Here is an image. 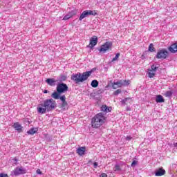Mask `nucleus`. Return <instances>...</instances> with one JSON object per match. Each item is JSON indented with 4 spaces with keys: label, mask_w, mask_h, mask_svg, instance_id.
<instances>
[{
    "label": "nucleus",
    "mask_w": 177,
    "mask_h": 177,
    "mask_svg": "<svg viewBox=\"0 0 177 177\" xmlns=\"http://www.w3.org/2000/svg\"><path fill=\"white\" fill-rule=\"evenodd\" d=\"M0 177H8V174H0Z\"/></svg>",
    "instance_id": "obj_36"
},
{
    "label": "nucleus",
    "mask_w": 177,
    "mask_h": 177,
    "mask_svg": "<svg viewBox=\"0 0 177 177\" xmlns=\"http://www.w3.org/2000/svg\"><path fill=\"white\" fill-rule=\"evenodd\" d=\"M56 107H57V104L55 100L47 99L37 106V113L38 114H46L49 111H53Z\"/></svg>",
    "instance_id": "obj_1"
},
{
    "label": "nucleus",
    "mask_w": 177,
    "mask_h": 177,
    "mask_svg": "<svg viewBox=\"0 0 177 177\" xmlns=\"http://www.w3.org/2000/svg\"><path fill=\"white\" fill-rule=\"evenodd\" d=\"M121 92H122L121 89H118L113 92V95H115V96H118V95H120Z\"/></svg>",
    "instance_id": "obj_30"
},
{
    "label": "nucleus",
    "mask_w": 177,
    "mask_h": 177,
    "mask_svg": "<svg viewBox=\"0 0 177 177\" xmlns=\"http://www.w3.org/2000/svg\"><path fill=\"white\" fill-rule=\"evenodd\" d=\"M114 172H120L121 171V167H120V165L116 164L113 167Z\"/></svg>",
    "instance_id": "obj_23"
},
{
    "label": "nucleus",
    "mask_w": 177,
    "mask_h": 177,
    "mask_svg": "<svg viewBox=\"0 0 177 177\" xmlns=\"http://www.w3.org/2000/svg\"><path fill=\"white\" fill-rule=\"evenodd\" d=\"M97 44V37L93 36L90 39V44L88 45V47H90L91 49H92V48H93L94 46H96Z\"/></svg>",
    "instance_id": "obj_11"
},
{
    "label": "nucleus",
    "mask_w": 177,
    "mask_h": 177,
    "mask_svg": "<svg viewBox=\"0 0 177 177\" xmlns=\"http://www.w3.org/2000/svg\"><path fill=\"white\" fill-rule=\"evenodd\" d=\"M113 46V43L111 41H106L104 43V44L101 46V48L99 49L100 52H102L103 53H106L109 49H111V47Z\"/></svg>",
    "instance_id": "obj_8"
},
{
    "label": "nucleus",
    "mask_w": 177,
    "mask_h": 177,
    "mask_svg": "<svg viewBox=\"0 0 177 177\" xmlns=\"http://www.w3.org/2000/svg\"><path fill=\"white\" fill-rule=\"evenodd\" d=\"M128 100H131V97H126L123 100H122L120 101V103L123 105L125 106V104H127V102H128Z\"/></svg>",
    "instance_id": "obj_25"
},
{
    "label": "nucleus",
    "mask_w": 177,
    "mask_h": 177,
    "mask_svg": "<svg viewBox=\"0 0 177 177\" xmlns=\"http://www.w3.org/2000/svg\"><path fill=\"white\" fill-rule=\"evenodd\" d=\"M86 148L85 147H80L77 149V154L79 156H84L85 154V151Z\"/></svg>",
    "instance_id": "obj_16"
},
{
    "label": "nucleus",
    "mask_w": 177,
    "mask_h": 177,
    "mask_svg": "<svg viewBox=\"0 0 177 177\" xmlns=\"http://www.w3.org/2000/svg\"><path fill=\"white\" fill-rule=\"evenodd\" d=\"M61 109H62V110H66V109H68V103H67V101H65L62 103Z\"/></svg>",
    "instance_id": "obj_21"
},
{
    "label": "nucleus",
    "mask_w": 177,
    "mask_h": 177,
    "mask_svg": "<svg viewBox=\"0 0 177 177\" xmlns=\"http://www.w3.org/2000/svg\"><path fill=\"white\" fill-rule=\"evenodd\" d=\"M68 91V86L64 83H59L57 85V92L58 93H64V92H67Z\"/></svg>",
    "instance_id": "obj_7"
},
{
    "label": "nucleus",
    "mask_w": 177,
    "mask_h": 177,
    "mask_svg": "<svg viewBox=\"0 0 177 177\" xmlns=\"http://www.w3.org/2000/svg\"><path fill=\"white\" fill-rule=\"evenodd\" d=\"M27 172L26 168L24 167H16L12 171H11V175L13 176H19V175H24Z\"/></svg>",
    "instance_id": "obj_6"
},
{
    "label": "nucleus",
    "mask_w": 177,
    "mask_h": 177,
    "mask_svg": "<svg viewBox=\"0 0 177 177\" xmlns=\"http://www.w3.org/2000/svg\"><path fill=\"white\" fill-rule=\"evenodd\" d=\"M156 103H164V102H165V99H164L162 95H156Z\"/></svg>",
    "instance_id": "obj_17"
},
{
    "label": "nucleus",
    "mask_w": 177,
    "mask_h": 177,
    "mask_svg": "<svg viewBox=\"0 0 177 177\" xmlns=\"http://www.w3.org/2000/svg\"><path fill=\"white\" fill-rule=\"evenodd\" d=\"M126 110L127 111H131V107L127 106Z\"/></svg>",
    "instance_id": "obj_38"
},
{
    "label": "nucleus",
    "mask_w": 177,
    "mask_h": 177,
    "mask_svg": "<svg viewBox=\"0 0 177 177\" xmlns=\"http://www.w3.org/2000/svg\"><path fill=\"white\" fill-rule=\"evenodd\" d=\"M37 173L41 174V170L40 169H37Z\"/></svg>",
    "instance_id": "obj_39"
},
{
    "label": "nucleus",
    "mask_w": 177,
    "mask_h": 177,
    "mask_svg": "<svg viewBox=\"0 0 177 177\" xmlns=\"http://www.w3.org/2000/svg\"><path fill=\"white\" fill-rule=\"evenodd\" d=\"M51 97H53V99H59L60 98V93H59L57 91V92H54L52 95H51Z\"/></svg>",
    "instance_id": "obj_22"
},
{
    "label": "nucleus",
    "mask_w": 177,
    "mask_h": 177,
    "mask_svg": "<svg viewBox=\"0 0 177 177\" xmlns=\"http://www.w3.org/2000/svg\"><path fill=\"white\" fill-rule=\"evenodd\" d=\"M96 70V68H93L91 71L83 73H77V74L73 73L71 75L72 81H74L75 84H80V82H84V81H86L91 75H92V73Z\"/></svg>",
    "instance_id": "obj_2"
},
{
    "label": "nucleus",
    "mask_w": 177,
    "mask_h": 177,
    "mask_svg": "<svg viewBox=\"0 0 177 177\" xmlns=\"http://www.w3.org/2000/svg\"><path fill=\"white\" fill-rule=\"evenodd\" d=\"M100 111H103L104 113H110L111 111L110 108L106 105H102V107L100 108Z\"/></svg>",
    "instance_id": "obj_18"
},
{
    "label": "nucleus",
    "mask_w": 177,
    "mask_h": 177,
    "mask_svg": "<svg viewBox=\"0 0 177 177\" xmlns=\"http://www.w3.org/2000/svg\"><path fill=\"white\" fill-rule=\"evenodd\" d=\"M48 92H49L48 90H44V93H48Z\"/></svg>",
    "instance_id": "obj_41"
},
{
    "label": "nucleus",
    "mask_w": 177,
    "mask_h": 177,
    "mask_svg": "<svg viewBox=\"0 0 177 177\" xmlns=\"http://www.w3.org/2000/svg\"><path fill=\"white\" fill-rule=\"evenodd\" d=\"M131 139H132V137H131V136H127L126 138V140H131Z\"/></svg>",
    "instance_id": "obj_37"
},
{
    "label": "nucleus",
    "mask_w": 177,
    "mask_h": 177,
    "mask_svg": "<svg viewBox=\"0 0 177 177\" xmlns=\"http://www.w3.org/2000/svg\"><path fill=\"white\" fill-rule=\"evenodd\" d=\"M12 128L15 129V131H17L19 133L23 132V127L19 122H15L12 125Z\"/></svg>",
    "instance_id": "obj_12"
},
{
    "label": "nucleus",
    "mask_w": 177,
    "mask_h": 177,
    "mask_svg": "<svg viewBox=\"0 0 177 177\" xmlns=\"http://www.w3.org/2000/svg\"><path fill=\"white\" fill-rule=\"evenodd\" d=\"M148 75H149V78H153V77H154V75H156V73L153 71H149L148 73Z\"/></svg>",
    "instance_id": "obj_28"
},
{
    "label": "nucleus",
    "mask_w": 177,
    "mask_h": 177,
    "mask_svg": "<svg viewBox=\"0 0 177 177\" xmlns=\"http://www.w3.org/2000/svg\"><path fill=\"white\" fill-rule=\"evenodd\" d=\"M37 132H38V129L32 128L27 131V133L28 135H34V133H37Z\"/></svg>",
    "instance_id": "obj_19"
},
{
    "label": "nucleus",
    "mask_w": 177,
    "mask_h": 177,
    "mask_svg": "<svg viewBox=\"0 0 177 177\" xmlns=\"http://www.w3.org/2000/svg\"><path fill=\"white\" fill-rule=\"evenodd\" d=\"M136 164H138V161L133 160L131 165V167H135V165H136Z\"/></svg>",
    "instance_id": "obj_33"
},
{
    "label": "nucleus",
    "mask_w": 177,
    "mask_h": 177,
    "mask_svg": "<svg viewBox=\"0 0 177 177\" xmlns=\"http://www.w3.org/2000/svg\"><path fill=\"white\" fill-rule=\"evenodd\" d=\"M66 80H67V76L64 75H62L59 77L60 81H66Z\"/></svg>",
    "instance_id": "obj_31"
},
{
    "label": "nucleus",
    "mask_w": 177,
    "mask_h": 177,
    "mask_svg": "<svg viewBox=\"0 0 177 177\" xmlns=\"http://www.w3.org/2000/svg\"><path fill=\"white\" fill-rule=\"evenodd\" d=\"M75 15H77V10H72L64 17L63 20H68V19H71Z\"/></svg>",
    "instance_id": "obj_13"
},
{
    "label": "nucleus",
    "mask_w": 177,
    "mask_h": 177,
    "mask_svg": "<svg viewBox=\"0 0 177 177\" xmlns=\"http://www.w3.org/2000/svg\"><path fill=\"white\" fill-rule=\"evenodd\" d=\"M169 50L171 53H176V52H177V43L171 44V46L169 48Z\"/></svg>",
    "instance_id": "obj_14"
},
{
    "label": "nucleus",
    "mask_w": 177,
    "mask_h": 177,
    "mask_svg": "<svg viewBox=\"0 0 177 177\" xmlns=\"http://www.w3.org/2000/svg\"><path fill=\"white\" fill-rule=\"evenodd\" d=\"M106 121V118L102 113H99L96 114L91 120V127L92 128H100Z\"/></svg>",
    "instance_id": "obj_3"
},
{
    "label": "nucleus",
    "mask_w": 177,
    "mask_h": 177,
    "mask_svg": "<svg viewBox=\"0 0 177 177\" xmlns=\"http://www.w3.org/2000/svg\"><path fill=\"white\" fill-rule=\"evenodd\" d=\"M154 174L155 176H162L163 175H165L166 171L165 169H162V167H160L155 170Z\"/></svg>",
    "instance_id": "obj_10"
},
{
    "label": "nucleus",
    "mask_w": 177,
    "mask_h": 177,
    "mask_svg": "<svg viewBox=\"0 0 177 177\" xmlns=\"http://www.w3.org/2000/svg\"><path fill=\"white\" fill-rule=\"evenodd\" d=\"M100 177H107V174L106 173H102L100 174Z\"/></svg>",
    "instance_id": "obj_34"
},
{
    "label": "nucleus",
    "mask_w": 177,
    "mask_h": 177,
    "mask_svg": "<svg viewBox=\"0 0 177 177\" xmlns=\"http://www.w3.org/2000/svg\"><path fill=\"white\" fill-rule=\"evenodd\" d=\"M172 95H174V92L172 91H166V93H165V96L166 97H171Z\"/></svg>",
    "instance_id": "obj_24"
},
{
    "label": "nucleus",
    "mask_w": 177,
    "mask_h": 177,
    "mask_svg": "<svg viewBox=\"0 0 177 177\" xmlns=\"http://www.w3.org/2000/svg\"><path fill=\"white\" fill-rule=\"evenodd\" d=\"M174 147H176L177 149V142H176V143L174 142Z\"/></svg>",
    "instance_id": "obj_40"
},
{
    "label": "nucleus",
    "mask_w": 177,
    "mask_h": 177,
    "mask_svg": "<svg viewBox=\"0 0 177 177\" xmlns=\"http://www.w3.org/2000/svg\"><path fill=\"white\" fill-rule=\"evenodd\" d=\"M97 165H98V164H97V162H95L94 163H93V167H94V168H97Z\"/></svg>",
    "instance_id": "obj_35"
},
{
    "label": "nucleus",
    "mask_w": 177,
    "mask_h": 177,
    "mask_svg": "<svg viewBox=\"0 0 177 177\" xmlns=\"http://www.w3.org/2000/svg\"><path fill=\"white\" fill-rule=\"evenodd\" d=\"M59 99H60V100H62V103L66 102V95H62L61 97L59 95Z\"/></svg>",
    "instance_id": "obj_32"
},
{
    "label": "nucleus",
    "mask_w": 177,
    "mask_h": 177,
    "mask_svg": "<svg viewBox=\"0 0 177 177\" xmlns=\"http://www.w3.org/2000/svg\"><path fill=\"white\" fill-rule=\"evenodd\" d=\"M156 59H165L168 57V51L165 49L159 50L156 55Z\"/></svg>",
    "instance_id": "obj_9"
},
{
    "label": "nucleus",
    "mask_w": 177,
    "mask_h": 177,
    "mask_svg": "<svg viewBox=\"0 0 177 177\" xmlns=\"http://www.w3.org/2000/svg\"><path fill=\"white\" fill-rule=\"evenodd\" d=\"M120 53H118L115 55V57H113V58L112 59L111 62L113 63V62H117V60H118V57H120Z\"/></svg>",
    "instance_id": "obj_27"
},
{
    "label": "nucleus",
    "mask_w": 177,
    "mask_h": 177,
    "mask_svg": "<svg viewBox=\"0 0 177 177\" xmlns=\"http://www.w3.org/2000/svg\"><path fill=\"white\" fill-rule=\"evenodd\" d=\"M102 92H104V90H102Z\"/></svg>",
    "instance_id": "obj_43"
},
{
    "label": "nucleus",
    "mask_w": 177,
    "mask_h": 177,
    "mask_svg": "<svg viewBox=\"0 0 177 177\" xmlns=\"http://www.w3.org/2000/svg\"><path fill=\"white\" fill-rule=\"evenodd\" d=\"M14 160L15 161V162H17V159L15 158Z\"/></svg>",
    "instance_id": "obj_42"
},
{
    "label": "nucleus",
    "mask_w": 177,
    "mask_h": 177,
    "mask_svg": "<svg viewBox=\"0 0 177 177\" xmlns=\"http://www.w3.org/2000/svg\"><path fill=\"white\" fill-rule=\"evenodd\" d=\"M115 85L118 86V88H121L122 86H128V85H129V80H119L112 83L113 89H117Z\"/></svg>",
    "instance_id": "obj_5"
},
{
    "label": "nucleus",
    "mask_w": 177,
    "mask_h": 177,
    "mask_svg": "<svg viewBox=\"0 0 177 177\" xmlns=\"http://www.w3.org/2000/svg\"><path fill=\"white\" fill-rule=\"evenodd\" d=\"M149 52H156V48H154V45L153 44H150L149 46Z\"/></svg>",
    "instance_id": "obj_26"
},
{
    "label": "nucleus",
    "mask_w": 177,
    "mask_h": 177,
    "mask_svg": "<svg viewBox=\"0 0 177 177\" xmlns=\"http://www.w3.org/2000/svg\"><path fill=\"white\" fill-rule=\"evenodd\" d=\"M96 15H97V13L95 10H86L82 12L79 17V20L80 21H82L84 19L89 17V16H96Z\"/></svg>",
    "instance_id": "obj_4"
},
{
    "label": "nucleus",
    "mask_w": 177,
    "mask_h": 177,
    "mask_svg": "<svg viewBox=\"0 0 177 177\" xmlns=\"http://www.w3.org/2000/svg\"><path fill=\"white\" fill-rule=\"evenodd\" d=\"M46 82L50 85V86H55L56 85V80L53 78H48L46 80Z\"/></svg>",
    "instance_id": "obj_15"
},
{
    "label": "nucleus",
    "mask_w": 177,
    "mask_h": 177,
    "mask_svg": "<svg viewBox=\"0 0 177 177\" xmlns=\"http://www.w3.org/2000/svg\"><path fill=\"white\" fill-rule=\"evenodd\" d=\"M91 85L92 88H97L99 86V82L96 80H94L91 82Z\"/></svg>",
    "instance_id": "obj_20"
},
{
    "label": "nucleus",
    "mask_w": 177,
    "mask_h": 177,
    "mask_svg": "<svg viewBox=\"0 0 177 177\" xmlns=\"http://www.w3.org/2000/svg\"><path fill=\"white\" fill-rule=\"evenodd\" d=\"M151 71H153L154 73H156V71H157V68H158V66H156L155 64H153L151 66Z\"/></svg>",
    "instance_id": "obj_29"
}]
</instances>
